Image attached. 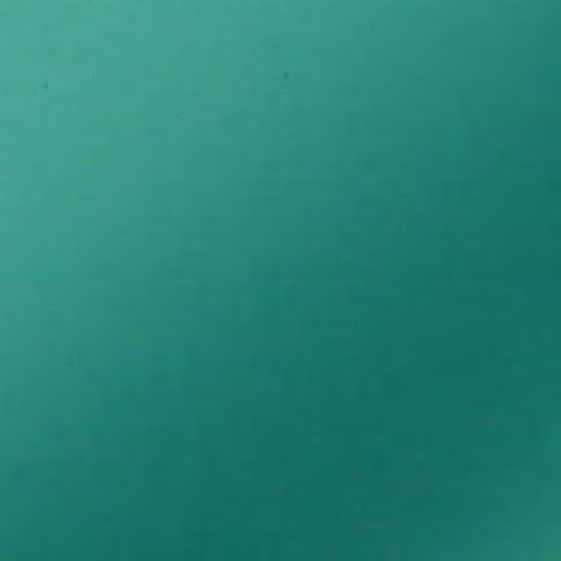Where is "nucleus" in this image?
Here are the masks:
<instances>
[{
    "label": "nucleus",
    "instance_id": "1",
    "mask_svg": "<svg viewBox=\"0 0 561 561\" xmlns=\"http://www.w3.org/2000/svg\"><path fill=\"white\" fill-rule=\"evenodd\" d=\"M268 351H561V346H268Z\"/></svg>",
    "mask_w": 561,
    "mask_h": 561
}]
</instances>
